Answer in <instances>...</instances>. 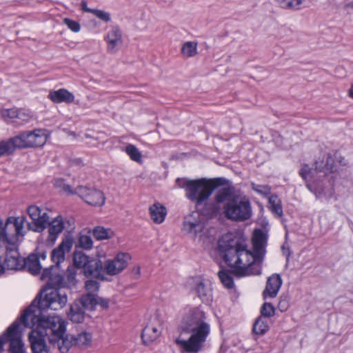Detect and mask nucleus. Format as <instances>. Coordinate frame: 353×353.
Here are the masks:
<instances>
[{"label": "nucleus", "mask_w": 353, "mask_h": 353, "mask_svg": "<svg viewBox=\"0 0 353 353\" xmlns=\"http://www.w3.org/2000/svg\"><path fill=\"white\" fill-rule=\"evenodd\" d=\"M41 209L35 205H31L27 208V213L32 219L31 222H37Z\"/></svg>", "instance_id": "obj_49"}, {"label": "nucleus", "mask_w": 353, "mask_h": 353, "mask_svg": "<svg viewBox=\"0 0 353 353\" xmlns=\"http://www.w3.org/2000/svg\"><path fill=\"white\" fill-rule=\"evenodd\" d=\"M226 182L224 178H216L208 180L206 179H194L187 192L185 197L195 203V208H199L204 203L205 206L201 213L205 216L215 215L219 208L214 203H207L214 190L223 185Z\"/></svg>", "instance_id": "obj_3"}, {"label": "nucleus", "mask_w": 353, "mask_h": 353, "mask_svg": "<svg viewBox=\"0 0 353 353\" xmlns=\"http://www.w3.org/2000/svg\"><path fill=\"white\" fill-rule=\"evenodd\" d=\"M48 279L46 284L37 294L30 305L26 307L28 309V313L30 311L34 312V309H40L42 311L50 308L57 310L63 308L66 305L67 294L59 289L61 287H64L66 284L63 274L60 272V269L50 270V273L46 276H43L42 272L41 279Z\"/></svg>", "instance_id": "obj_2"}, {"label": "nucleus", "mask_w": 353, "mask_h": 353, "mask_svg": "<svg viewBox=\"0 0 353 353\" xmlns=\"http://www.w3.org/2000/svg\"><path fill=\"white\" fill-rule=\"evenodd\" d=\"M197 52V43L192 41L185 42L181 48V53L186 57H192Z\"/></svg>", "instance_id": "obj_43"}, {"label": "nucleus", "mask_w": 353, "mask_h": 353, "mask_svg": "<svg viewBox=\"0 0 353 353\" xmlns=\"http://www.w3.org/2000/svg\"><path fill=\"white\" fill-rule=\"evenodd\" d=\"M108 51L114 53L118 50V46L123 43L122 33L118 26H114L106 36Z\"/></svg>", "instance_id": "obj_22"}, {"label": "nucleus", "mask_w": 353, "mask_h": 353, "mask_svg": "<svg viewBox=\"0 0 353 353\" xmlns=\"http://www.w3.org/2000/svg\"><path fill=\"white\" fill-rule=\"evenodd\" d=\"M183 221H190L191 222H203L198 212H192L185 216Z\"/></svg>", "instance_id": "obj_60"}, {"label": "nucleus", "mask_w": 353, "mask_h": 353, "mask_svg": "<svg viewBox=\"0 0 353 353\" xmlns=\"http://www.w3.org/2000/svg\"><path fill=\"white\" fill-rule=\"evenodd\" d=\"M205 313L200 307L191 308L183 318V332L191 334L188 340L177 338L175 343L188 353H198L210 334V325L205 322Z\"/></svg>", "instance_id": "obj_1"}, {"label": "nucleus", "mask_w": 353, "mask_h": 353, "mask_svg": "<svg viewBox=\"0 0 353 353\" xmlns=\"http://www.w3.org/2000/svg\"><path fill=\"white\" fill-rule=\"evenodd\" d=\"M81 269L86 278H94L102 281L107 280L103 274V263L99 259L90 257Z\"/></svg>", "instance_id": "obj_18"}, {"label": "nucleus", "mask_w": 353, "mask_h": 353, "mask_svg": "<svg viewBox=\"0 0 353 353\" xmlns=\"http://www.w3.org/2000/svg\"><path fill=\"white\" fill-rule=\"evenodd\" d=\"M260 314L259 316L265 319L270 318L275 314V307L271 303L265 302L261 307Z\"/></svg>", "instance_id": "obj_47"}, {"label": "nucleus", "mask_w": 353, "mask_h": 353, "mask_svg": "<svg viewBox=\"0 0 353 353\" xmlns=\"http://www.w3.org/2000/svg\"><path fill=\"white\" fill-rule=\"evenodd\" d=\"M32 117L31 112L28 110L18 108L17 119L23 121L28 122Z\"/></svg>", "instance_id": "obj_54"}, {"label": "nucleus", "mask_w": 353, "mask_h": 353, "mask_svg": "<svg viewBox=\"0 0 353 353\" xmlns=\"http://www.w3.org/2000/svg\"><path fill=\"white\" fill-rule=\"evenodd\" d=\"M151 219L157 224L163 223L167 215L166 208L159 203H155L149 208Z\"/></svg>", "instance_id": "obj_28"}, {"label": "nucleus", "mask_w": 353, "mask_h": 353, "mask_svg": "<svg viewBox=\"0 0 353 353\" xmlns=\"http://www.w3.org/2000/svg\"><path fill=\"white\" fill-rule=\"evenodd\" d=\"M125 151L132 161L138 163L141 161V152L135 145L132 144L127 145L125 146Z\"/></svg>", "instance_id": "obj_44"}, {"label": "nucleus", "mask_w": 353, "mask_h": 353, "mask_svg": "<svg viewBox=\"0 0 353 353\" xmlns=\"http://www.w3.org/2000/svg\"><path fill=\"white\" fill-rule=\"evenodd\" d=\"M77 269L73 265H69L66 269L65 276L68 282H73L76 279Z\"/></svg>", "instance_id": "obj_57"}, {"label": "nucleus", "mask_w": 353, "mask_h": 353, "mask_svg": "<svg viewBox=\"0 0 353 353\" xmlns=\"http://www.w3.org/2000/svg\"><path fill=\"white\" fill-rule=\"evenodd\" d=\"M45 337L43 330L32 328L28 334V341L32 353H50V347L46 343Z\"/></svg>", "instance_id": "obj_19"}, {"label": "nucleus", "mask_w": 353, "mask_h": 353, "mask_svg": "<svg viewBox=\"0 0 353 353\" xmlns=\"http://www.w3.org/2000/svg\"><path fill=\"white\" fill-rule=\"evenodd\" d=\"M16 150L12 137L6 141H0V157L3 155H12Z\"/></svg>", "instance_id": "obj_39"}, {"label": "nucleus", "mask_w": 353, "mask_h": 353, "mask_svg": "<svg viewBox=\"0 0 353 353\" xmlns=\"http://www.w3.org/2000/svg\"><path fill=\"white\" fill-rule=\"evenodd\" d=\"M45 310L34 309L29 318L30 328L37 330H44L45 336H57L59 334H65L68 321L59 315L46 316L43 314Z\"/></svg>", "instance_id": "obj_4"}, {"label": "nucleus", "mask_w": 353, "mask_h": 353, "mask_svg": "<svg viewBox=\"0 0 353 353\" xmlns=\"http://www.w3.org/2000/svg\"><path fill=\"white\" fill-rule=\"evenodd\" d=\"M48 341L52 345L57 346L61 353H68L72 345V343L68 339V335L65 332V334H59L57 336H48Z\"/></svg>", "instance_id": "obj_26"}, {"label": "nucleus", "mask_w": 353, "mask_h": 353, "mask_svg": "<svg viewBox=\"0 0 353 353\" xmlns=\"http://www.w3.org/2000/svg\"><path fill=\"white\" fill-rule=\"evenodd\" d=\"M131 260V256L128 252H120L111 259H107L103 263V271L109 276L120 274L125 270Z\"/></svg>", "instance_id": "obj_14"}, {"label": "nucleus", "mask_w": 353, "mask_h": 353, "mask_svg": "<svg viewBox=\"0 0 353 353\" xmlns=\"http://www.w3.org/2000/svg\"><path fill=\"white\" fill-rule=\"evenodd\" d=\"M233 197L232 190L230 188H222L216 192L215 194V201L217 203H221L225 201H229Z\"/></svg>", "instance_id": "obj_42"}, {"label": "nucleus", "mask_w": 353, "mask_h": 353, "mask_svg": "<svg viewBox=\"0 0 353 353\" xmlns=\"http://www.w3.org/2000/svg\"><path fill=\"white\" fill-rule=\"evenodd\" d=\"M81 9L83 11L89 12V13H92V14L93 13V10L94 9L88 8V6H87V2L85 0H83L81 1Z\"/></svg>", "instance_id": "obj_64"}, {"label": "nucleus", "mask_w": 353, "mask_h": 353, "mask_svg": "<svg viewBox=\"0 0 353 353\" xmlns=\"http://www.w3.org/2000/svg\"><path fill=\"white\" fill-rule=\"evenodd\" d=\"M281 250H282V252H283V254L285 256L286 258V264H285V267H287L288 265V263H289V261H290V257L291 256V250L289 248V246H285V244H283L282 246H281Z\"/></svg>", "instance_id": "obj_62"}, {"label": "nucleus", "mask_w": 353, "mask_h": 353, "mask_svg": "<svg viewBox=\"0 0 353 353\" xmlns=\"http://www.w3.org/2000/svg\"><path fill=\"white\" fill-rule=\"evenodd\" d=\"M28 309L23 312L6 330L0 335V352L3 350V345L10 341V351L11 353H25L24 343L21 339L19 331L20 325L22 324L25 327H30V323L28 321L29 316L33 312H28Z\"/></svg>", "instance_id": "obj_5"}, {"label": "nucleus", "mask_w": 353, "mask_h": 353, "mask_svg": "<svg viewBox=\"0 0 353 353\" xmlns=\"http://www.w3.org/2000/svg\"><path fill=\"white\" fill-rule=\"evenodd\" d=\"M232 270H223L218 272V276L221 282L225 288L228 289H232L234 286V282L233 277L230 275L232 273Z\"/></svg>", "instance_id": "obj_38"}, {"label": "nucleus", "mask_w": 353, "mask_h": 353, "mask_svg": "<svg viewBox=\"0 0 353 353\" xmlns=\"http://www.w3.org/2000/svg\"><path fill=\"white\" fill-rule=\"evenodd\" d=\"M17 111L18 108H12L9 109H2L0 110L1 117L4 119H17Z\"/></svg>", "instance_id": "obj_50"}, {"label": "nucleus", "mask_w": 353, "mask_h": 353, "mask_svg": "<svg viewBox=\"0 0 353 353\" xmlns=\"http://www.w3.org/2000/svg\"><path fill=\"white\" fill-rule=\"evenodd\" d=\"M67 315L72 323H81L84 321L85 311L74 301L73 303L70 305Z\"/></svg>", "instance_id": "obj_29"}, {"label": "nucleus", "mask_w": 353, "mask_h": 353, "mask_svg": "<svg viewBox=\"0 0 353 353\" xmlns=\"http://www.w3.org/2000/svg\"><path fill=\"white\" fill-rule=\"evenodd\" d=\"M19 245L6 246L4 263L1 260V264L4 266V270L7 268L11 270H24L26 269V262L23 260L24 257L20 256Z\"/></svg>", "instance_id": "obj_15"}, {"label": "nucleus", "mask_w": 353, "mask_h": 353, "mask_svg": "<svg viewBox=\"0 0 353 353\" xmlns=\"http://www.w3.org/2000/svg\"><path fill=\"white\" fill-rule=\"evenodd\" d=\"M325 162V156L323 157V159L319 158L314 162V170L316 172H323V170L324 169Z\"/></svg>", "instance_id": "obj_61"}, {"label": "nucleus", "mask_w": 353, "mask_h": 353, "mask_svg": "<svg viewBox=\"0 0 353 353\" xmlns=\"http://www.w3.org/2000/svg\"><path fill=\"white\" fill-rule=\"evenodd\" d=\"M243 260L241 257H238L234 264L232 265L233 274L237 277H243L250 275H260L261 274V263L255 262L254 260L247 266L241 265Z\"/></svg>", "instance_id": "obj_17"}, {"label": "nucleus", "mask_w": 353, "mask_h": 353, "mask_svg": "<svg viewBox=\"0 0 353 353\" xmlns=\"http://www.w3.org/2000/svg\"><path fill=\"white\" fill-rule=\"evenodd\" d=\"M205 228L204 222H191L190 221H183V230L188 233L194 234L195 236L203 232Z\"/></svg>", "instance_id": "obj_33"}, {"label": "nucleus", "mask_w": 353, "mask_h": 353, "mask_svg": "<svg viewBox=\"0 0 353 353\" xmlns=\"http://www.w3.org/2000/svg\"><path fill=\"white\" fill-rule=\"evenodd\" d=\"M63 23L72 32H78L81 30V25L77 21L72 20L70 18H64Z\"/></svg>", "instance_id": "obj_51"}, {"label": "nucleus", "mask_w": 353, "mask_h": 353, "mask_svg": "<svg viewBox=\"0 0 353 353\" xmlns=\"http://www.w3.org/2000/svg\"><path fill=\"white\" fill-rule=\"evenodd\" d=\"M48 98L54 103H72L74 101V95L65 88H60L57 90H50Z\"/></svg>", "instance_id": "obj_23"}, {"label": "nucleus", "mask_w": 353, "mask_h": 353, "mask_svg": "<svg viewBox=\"0 0 353 353\" xmlns=\"http://www.w3.org/2000/svg\"><path fill=\"white\" fill-rule=\"evenodd\" d=\"M27 222L26 216L24 215L19 216H9L6 221V226L8 229L12 226L14 229V233L10 234L8 239V245H17L23 240L26 232L23 230L24 224Z\"/></svg>", "instance_id": "obj_12"}, {"label": "nucleus", "mask_w": 353, "mask_h": 353, "mask_svg": "<svg viewBox=\"0 0 353 353\" xmlns=\"http://www.w3.org/2000/svg\"><path fill=\"white\" fill-rule=\"evenodd\" d=\"M131 260V256L128 252H120L111 259H107L103 263V271L109 276L120 274L125 270Z\"/></svg>", "instance_id": "obj_13"}, {"label": "nucleus", "mask_w": 353, "mask_h": 353, "mask_svg": "<svg viewBox=\"0 0 353 353\" xmlns=\"http://www.w3.org/2000/svg\"><path fill=\"white\" fill-rule=\"evenodd\" d=\"M46 130L35 129L23 131L12 137L17 149H26L43 146L46 141Z\"/></svg>", "instance_id": "obj_8"}, {"label": "nucleus", "mask_w": 353, "mask_h": 353, "mask_svg": "<svg viewBox=\"0 0 353 353\" xmlns=\"http://www.w3.org/2000/svg\"><path fill=\"white\" fill-rule=\"evenodd\" d=\"M77 193L79 196L90 205L102 206L105 203L103 192L95 188L78 185Z\"/></svg>", "instance_id": "obj_16"}, {"label": "nucleus", "mask_w": 353, "mask_h": 353, "mask_svg": "<svg viewBox=\"0 0 353 353\" xmlns=\"http://www.w3.org/2000/svg\"><path fill=\"white\" fill-rule=\"evenodd\" d=\"M48 236L47 238V241L51 245H53L59 235L65 229V223L63 222V216L61 215H58L55 218H54L49 224H48Z\"/></svg>", "instance_id": "obj_20"}, {"label": "nucleus", "mask_w": 353, "mask_h": 353, "mask_svg": "<svg viewBox=\"0 0 353 353\" xmlns=\"http://www.w3.org/2000/svg\"><path fill=\"white\" fill-rule=\"evenodd\" d=\"M90 259V256L85 254L83 251L75 250L72 254V265L77 269H81L85 262Z\"/></svg>", "instance_id": "obj_37"}, {"label": "nucleus", "mask_w": 353, "mask_h": 353, "mask_svg": "<svg viewBox=\"0 0 353 353\" xmlns=\"http://www.w3.org/2000/svg\"><path fill=\"white\" fill-rule=\"evenodd\" d=\"M269 329L270 326L268 320L263 318V316H259L253 324L252 332L257 335H263Z\"/></svg>", "instance_id": "obj_34"}, {"label": "nucleus", "mask_w": 353, "mask_h": 353, "mask_svg": "<svg viewBox=\"0 0 353 353\" xmlns=\"http://www.w3.org/2000/svg\"><path fill=\"white\" fill-rule=\"evenodd\" d=\"M85 282V289L88 292L87 293L97 294L100 288V283L94 278H88Z\"/></svg>", "instance_id": "obj_48"}, {"label": "nucleus", "mask_w": 353, "mask_h": 353, "mask_svg": "<svg viewBox=\"0 0 353 353\" xmlns=\"http://www.w3.org/2000/svg\"><path fill=\"white\" fill-rule=\"evenodd\" d=\"M73 242V236L70 232L64 234L60 244L51 252L50 258L54 264L43 270V276L49 274L52 270L60 269L61 263L65 261V254L71 250Z\"/></svg>", "instance_id": "obj_9"}, {"label": "nucleus", "mask_w": 353, "mask_h": 353, "mask_svg": "<svg viewBox=\"0 0 353 353\" xmlns=\"http://www.w3.org/2000/svg\"><path fill=\"white\" fill-rule=\"evenodd\" d=\"M23 260L26 262L25 270L34 276L40 274L42 266L37 254L30 253L26 258H23Z\"/></svg>", "instance_id": "obj_30"}, {"label": "nucleus", "mask_w": 353, "mask_h": 353, "mask_svg": "<svg viewBox=\"0 0 353 353\" xmlns=\"http://www.w3.org/2000/svg\"><path fill=\"white\" fill-rule=\"evenodd\" d=\"M92 334L88 332H83L74 338V343L82 347H87L91 345Z\"/></svg>", "instance_id": "obj_40"}, {"label": "nucleus", "mask_w": 353, "mask_h": 353, "mask_svg": "<svg viewBox=\"0 0 353 353\" xmlns=\"http://www.w3.org/2000/svg\"><path fill=\"white\" fill-rule=\"evenodd\" d=\"M91 234L97 240L101 241L110 239L113 235V232L103 226H96L91 230Z\"/></svg>", "instance_id": "obj_36"}, {"label": "nucleus", "mask_w": 353, "mask_h": 353, "mask_svg": "<svg viewBox=\"0 0 353 353\" xmlns=\"http://www.w3.org/2000/svg\"><path fill=\"white\" fill-rule=\"evenodd\" d=\"M290 307L289 298L287 296L281 295L279 297V301L277 305V308L281 312H286Z\"/></svg>", "instance_id": "obj_53"}, {"label": "nucleus", "mask_w": 353, "mask_h": 353, "mask_svg": "<svg viewBox=\"0 0 353 353\" xmlns=\"http://www.w3.org/2000/svg\"><path fill=\"white\" fill-rule=\"evenodd\" d=\"M251 188L252 190L265 197H268L271 194L272 188L269 185H259L252 182Z\"/></svg>", "instance_id": "obj_46"}, {"label": "nucleus", "mask_w": 353, "mask_h": 353, "mask_svg": "<svg viewBox=\"0 0 353 353\" xmlns=\"http://www.w3.org/2000/svg\"><path fill=\"white\" fill-rule=\"evenodd\" d=\"M193 180L194 179H190L188 178H177L175 181V183L178 188L184 189L185 193H187Z\"/></svg>", "instance_id": "obj_52"}, {"label": "nucleus", "mask_w": 353, "mask_h": 353, "mask_svg": "<svg viewBox=\"0 0 353 353\" xmlns=\"http://www.w3.org/2000/svg\"><path fill=\"white\" fill-rule=\"evenodd\" d=\"M110 299L101 296H99L97 294V305H99L101 310H107L110 307Z\"/></svg>", "instance_id": "obj_59"}, {"label": "nucleus", "mask_w": 353, "mask_h": 353, "mask_svg": "<svg viewBox=\"0 0 353 353\" xmlns=\"http://www.w3.org/2000/svg\"><path fill=\"white\" fill-rule=\"evenodd\" d=\"M247 247L245 239L238 233L228 232L218 241L219 254L229 267L234 264V258L236 259L243 254Z\"/></svg>", "instance_id": "obj_6"}, {"label": "nucleus", "mask_w": 353, "mask_h": 353, "mask_svg": "<svg viewBox=\"0 0 353 353\" xmlns=\"http://www.w3.org/2000/svg\"><path fill=\"white\" fill-rule=\"evenodd\" d=\"M268 204L269 208L272 213L281 216L283 215V208L281 201L279 199V196L276 194H273L268 196Z\"/></svg>", "instance_id": "obj_35"}, {"label": "nucleus", "mask_w": 353, "mask_h": 353, "mask_svg": "<svg viewBox=\"0 0 353 353\" xmlns=\"http://www.w3.org/2000/svg\"><path fill=\"white\" fill-rule=\"evenodd\" d=\"M32 253L37 254L39 261L40 259L45 260L47 257V250L44 245H37Z\"/></svg>", "instance_id": "obj_56"}, {"label": "nucleus", "mask_w": 353, "mask_h": 353, "mask_svg": "<svg viewBox=\"0 0 353 353\" xmlns=\"http://www.w3.org/2000/svg\"><path fill=\"white\" fill-rule=\"evenodd\" d=\"M324 166L325 167L323 170V173L325 175H328L329 174L334 173L336 171L335 161L330 154L325 156V162Z\"/></svg>", "instance_id": "obj_45"}, {"label": "nucleus", "mask_w": 353, "mask_h": 353, "mask_svg": "<svg viewBox=\"0 0 353 353\" xmlns=\"http://www.w3.org/2000/svg\"><path fill=\"white\" fill-rule=\"evenodd\" d=\"M225 216L231 221H245L252 216V208L250 201L244 197L239 199L233 196L224 206Z\"/></svg>", "instance_id": "obj_7"}, {"label": "nucleus", "mask_w": 353, "mask_h": 353, "mask_svg": "<svg viewBox=\"0 0 353 353\" xmlns=\"http://www.w3.org/2000/svg\"><path fill=\"white\" fill-rule=\"evenodd\" d=\"M282 279L279 274H273L268 277L265 288L263 292V298L265 299L267 296L274 298L277 296L278 292L282 285Z\"/></svg>", "instance_id": "obj_21"}, {"label": "nucleus", "mask_w": 353, "mask_h": 353, "mask_svg": "<svg viewBox=\"0 0 353 353\" xmlns=\"http://www.w3.org/2000/svg\"><path fill=\"white\" fill-rule=\"evenodd\" d=\"M278 5L283 9L298 10L300 9V5L302 0H274Z\"/></svg>", "instance_id": "obj_41"}, {"label": "nucleus", "mask_w": 353, "mask_h": 353, "mask_svg": "<svg viewBox=\"0 0 353 353\" xmlns=\"http://www.w3.org/2000/svg\"><path fill=\"white\" fill-rule=\"evenodd\" d=\"M39 217L37 222H27L28 230L41 233L47 228L48 224L51 221L48 214L41 211Z\"/></svg>", "instance_id": "obj_27"}, {"label": "nucleus", "mask_w": 353, "mask_h": 353, "mask_svg": "<svg viewBox=\"0 0 353 353\" xmlns=\"http://www.w3.org/2000/svg\"><path fill=\"white\" fill-rule=\"evenodd\" d=\"M84 232L85 230L79 232L78 237V245H76V248L79 247L85 250H90L93 247V241L91 237V230L89 229L87 231V234H84Z\"/></svg>", "instance_id": "obj_32"}, {"label": "nucleus", "mask_w": 353, "mask_h": 353, "mask_svg": "<svg viewBox=\"0 0 353 353\" xmlns=\"http://www.w3.org/2000/svg\"><path fill=\"white\" fill-rule=\"evenodd\" d=\"M93 14H94L97 18L101 19L104 22H109L111 20L110 14L108 12H105L102 10L94 9L93 10Z\"/></svg>", "instance_id": "obj_55"}, {"label": "nucleus", "mask_w": 353, "mask_h": 353, "mask_svg": "<svg viewBox=\"0 0 353 353\" xmlns=\"http://www.w3.org/2000/svg\"><path fill=\"white\" fill-rule=\"evenodd\" d=\"M83 310L94 312L97 309V294L85 293L74 300Z\"/></svg>", "instance_id": "obj_25"}, {"label": "nucleus", "mask_w": 353, "mask_h": 353, "mask_svg": "<svg viewBox=\"0 0 353 353\" xmlns=\"http://www.w3.org/2000/svg\"><path fill=\"white\" fill-rule=\"evenodd\" d=\"M6 223L0 219V241L3 240L8 243V239L10 238V234L6 231Z\"/></svg>", "instance_id": "obj_58"}, {"label": "nucleus", "mask_w": 353, "mask_h": 353, "mask_svg": "<svg viewBox=\"0 0 353 353\" xmlns=\"http://www.w3.org/2000/svg\"><path fill=\"white\" fill-rule=\"evenodd\" d=\"M268 235L267 232H264L261 228H256L254 230L252 237V251L248 250L243 251L247 256H252L253 260L255 262L262 263L265 254H266V246L268 245Z\"/></svg>", "instance_id": "obj_11"}, {"label": "nucleus", "mask_w": 353, "mask_h": 353, "mask_svg": "<svg viewBox=\"0 0 353 353\" xmlns=\"http://www.w3.org/2000/svg\"><path fill=\"white\" fill-rule=\"evenodd\" d=\"M299 174L306 183L311 181L314 177L312 168L306 163L301 166L299 171ZM306 187L310 192L316 195V198H320L323 194V190L322 189L314 188L313 185L310 183H306Z\"/></svg>", "instance_id": "obj_24"}, {"label": "nucleus", "mask_w": 353, "mask_h": 353, "mask_svg": "<svg viewBox=\"0 0 353 353\" xmlns=\"http://www.w3.org/2000/svg\"><path fill=\"white\" fill-rule=\"evenodd\" d=\"M62 190L67 192L69 195H78L79 193H77V187H76L74 189H72L71 186L68 184H64L63 186Z\"/></svg>", "instance_id": "obj_63"}, {"label": "nucleus", "mask_w": 353, "mask_h": 353, "mask_svg": "<svg viewBox=\"0 0 353 353\" xmlns=\"http://www.w3.org/2000/svg\"><path fill=\"white\" fill-rule=\"evenodd\" d=\"M190 292L194 294L206 305H211L213 301V288L210 280L202 276L192 277L190 283Z\"/></svg>", "instance_id": "obj_10"}, {"label": "nucleus", "mask_w": 353, "mask_h": 353, "mask_svg": "<svg viewBox=\"0 0 353 353\" xmlns=\"http://www.w3.org/2000/svg\"><path fill=\"white\" fill-rule=\"evenodd\" d=\"M159 334L160 332L156 327L152 325H147L142 330L141 339L145 345H149L155 341Z\"/></svg>", "instance_id": "obj_31"}]
</instances>
